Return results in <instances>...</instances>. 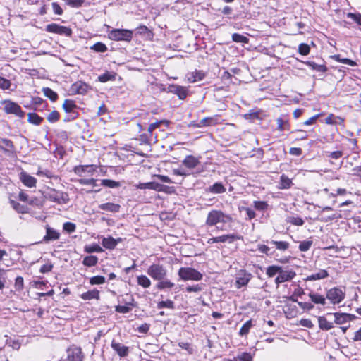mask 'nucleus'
<instances>
[{
  "mask_svg": "<svg viewBox=\"0 0 361 361\" xmlns=\"http://www.w3.org/2000/svg\"><path fill=\"white\" fill-rule=\"evenodd\" d=\"M174 283L171 282L168 279H163L160 281L157 285L158 288L160 289H164V288H171L173 287Z\"/></svg>",
  "mask_w": 361,
  "mask_h": 361,
  "instance_id": "53",
  "label": "nucleus"
},
{
  "mask_svg": "<svg viewBox=\"0 0 361 361\" xmlns=\"http://www.w3.org/2000/svg\"><path fill=\"white\" fill-rule=\"evenodd\" d=\"M45 30L48 32L56 33L66 37H70L72 35L71 28L58 25L56 23H51L46 26Z\"/></svg>",
  "mask_w": 361,
  "mask_h": 361,
  "instance_id": "6",
  "label": "nucleus"
},
{
  "mask_svg": "<svg viewBox=\"0 0 361 361\" xmlns=\"http://www.w3.org/2000/svg\"><path fill=\"white\" fill-rule=\"evenodd\" d=\"M98 258L96 256L90 255L85 257L83 259V264L86 266L91 267L97 264Z\"/></svg>",
  "mask_w": 361,
  "mask_h": 361,
  "instance_id": "50",
  "label": "nucleus"
},
{
  "mask_svg": "<svg viewBox=\"0 0 361 361\" xmlns=\"http://www.w3.org/2000/svg\"><path fill=\"white\" fill-rule=\"evenodd\" d=\"M254 207L259 211H265L268 208V204L265 201H254Z\"/></svg>",
  "mask_w": 361,
  "mask_h": 361,
  "instance_id": "51",
  "label": "nucleus"
},
{
  "mask_svg": "<svg viewBox=\"0 0 361 361\" xmlns=\"http://www.w3.org/2000/svg\"><path fill=\"white\" fill-rule=\"evenodd\" d=\"M232 221V217L224 214L221 210L213 209L210 211L205 221V224L208 226H216L219 223H227Z\"/></svg>",
  "mask_w": 361,
  "mask_h": 361,
  "instance_id": "1",
  "label": "nucleus"
},
{
  "mask_svg": "<svg viewBox=\"0 0 361 361\" xmlns=\"http://www.w3.org/2000/svg\"><path fill=\"white\" fill-rule=\"evenodd\" d=\"M253 326L252 319L247 321L240 328L239 335L240 336H247L250 332V329Z\"/></svg>",
  "mask_w": 361,
  "mask_h": 361,
  "instance_id": "35",
  "label": "nucleus"
},
{
  "mask_svg": "<svg viewBox=\"0 0 361 361\" xmlns=\"http://www.w3.org/2000/svg\"><path fill=\"white\" fill-rule=\"evenodd\" d=\"M328 276V272H317L316 274H312L310 276L307 277V281H313L322 279L326 278Z\"/></svg>",
  "mask_w": 361,
  "mask_h": 361,
  "instance_id": "52",
  "label": "nucleus"
},
{
  "mask_svg": "<svg viewBox=\"0 0 361 361\" xmlns=\"http://www.w3.org/2000/svg\"><path fill=\"white\" fill-rule=\"evenodd\" d=\"M111 348L121 357L128 355L129 348L113 340L111 343Z\"/></svg>",
  "mask_w": 361,
  "mask_h": 361,
  "instance_id": "11",
  "label": "nucleus"
},
{
  "mask_svg": "<svg viewBox=\"0 0 361 361\" xmlns=\"http://www.w3.org/2000/svg\"><path fill=\"white\" fill-rule=\"evenodd\" d=\"M63 109L66 111V114H72V112H78L76 110L78 109L77 105L73 100L66 99L63 104Z\"/></svg>",
  "mask_w": 361,
  "mask_h": 361,
  "instance_id": "27",
  "label": "nucleus"
},
{
  "mask_svg": "<svg viewBox=\"0 0 361 361\" xmlns=\"http://www.w3.org/2000/svg\"><path fill=\"white\" fill-rule=\"evenodd\" d=\"M90 89V85L82 81H78L73 83L71 87L72 92L78 94H85Z\"/></svg>",
  "mask_w": 361,
  "mask_h": 361,
  "instance_id": "10",
  "label": "nucleus"
},
{
  "mask_svg": "<svg viewBox=\"0 0 361 361\" xmlns=\"http://www.w3.org/2000/svg\"><path fill=\"white\" fill-rule=\"evenodd\" d=\"M257 250L267 256L272 257L274 255L275 251H271V248L266 245L259 244L257 245Z\"/></svg>",
  "mask_w": 361,
  "mask_h": 361,
  "instance_id": "41",
  "label": "nucleus"
},
{
  "mask_svg": "<svg viewBox=\"0 0 361 361\" xmlns=\"http://www.w3.org/2000/svg\"><path fill=\"white\" fill-rule=\"evenodd\" d=\"M319 326L321 329L328 331L334 327V324L329 322L324 317H318Z\"/></svg>",
  "mask_w": 361,
  "mask_h": 361,
  "instance_id": "30",
  "label": "nucleus"
},
{
  "mask_svg": "<svg viewBox=\"0 0 361 361\" xmlns=\"http://www.w3.org/2000/svg\"><path fill=\"white\" fill-rule=\"evenodd\" d=\"M251 278V274L248 272H240V276L236 277V286L240 288L245 286Z\"/></svg>",
  "mask_w": 361,
  "mask_h": 361,
  "instance_id": "23",
  "label": "nucleus"
},
{
  "mask_svg": "<svg viewBox=\"0 0 361 361\" xmlns=\"http://www.w3.org/2000/svg\"><path fill=\"white\" fill-rule=\"evenodd\" d=\"M167 92L176 94L180 99H185L188 94V90L185 87L174 84L168 86Z\"/></svg>",
  "mask_w": 361,
  "mask_h": 361,
  "instance_id": "8",
  "label": "nucleus"
},
{
  "mask_svg": "<svg viewBox=\"0 0 361 361\" xmlns=\"http://www.w3.org/2000/svg\"><path fill=\"white\" fill-rule=\"evenodd\" d=\"M92 168V165H79L75 166L73 171L77 175L81 176L83 173L90 171Z\"/></svg>",
  "mask_w": 361,
  "mask_h": 361,
  "instance_id": "38",
  "label": "nucleus"
},
{
  "mask_svg": "<svg viewBox=\"0 0 361 361\" xmlns=\"http://www.w3.org/2000/svg\"><path fill=\"white\" fill-rule=\"evenodd\" d=\"M99 209L109 212L116 213L120 211L121 205L112 202L103 203L99 205Z\"/></svg>",
  "mask_w": 361,
  "mask_h": 361,
  "instance_id": "19",
  "label": "nucleus"
},
{
  "mask_svg": "<svg viewBox=\"0 0 361 361\" xmlns=\"http://www.w3.org/2000/svg\"><path fill=\"white\" fill-rule=\"evenodd\" d=\"M157 308L163 309L168 308L173 310L175 308L174 302L171 300H166L165 301H161L157 303Z\"/></svg>",
  "mask_w": 361,
  "mask_h": 361,
  "instance_id": "43",
  "label": "nucleus"
},
{
  "mask_svg": "<svg viewBox=\"0 0 361 361\" xmlns=\"http://www.w3.org/2000/svg\"><path fill=\"white\" fill-rule=\"evenodd\" d=\"M45 197L51 202L61 204H66L69 201L68 193L62 191H57L55 189L49 188L46 193Z\"/></svg>",
  "mask_w": 361,
  "mask_h": 361,
  "instance_id": "4",
  "label": "nucleus"
},
{
  "mask_svg": "<svg viewBox=\"0 0 361 361\" xmlns=\"http://www.w3.org/2000/svg\"><path fill=\"white\" fill-rule=\"evenodd\" d=\"M219 116L215 115L212 117H207L200 120L196 125V128L214 126L219 123Z\"/></svg>",
  "mask_w": 361,
  "mask_h": 361,
  "instance_id": "13",
  "label": "nucleus"
},
{
  "mask_svg": "<svg viewBox=\"0 0 361 361\" xmlns=\"http://www.w3.org/2000/svg\"><path fill=\"white\" fill-rule=\"evenodd\" d=\"M78 183L80 185H89L91 184L93 187H97L98 184L97 183V180L94 178H81L78 180Z\"/></svg>",
  "mask_w": 361,
  "mask_h": 361,
  "instance_id": "57",
  "label": "nucleus"
},
{
  "mask_svg": "<svg viewBox=\"0 0 361 361\" xmlns=\"http://www.w3.org/2000/svg\"><path fill=\"white\" fill-rule=\"evenodd\" d=\"M123 239L121 238L115 239L112 236L109 235L107 237H102L101 243L104 248L107 250H114L117 246L118 243H121Z\"/></svg>",
  "mask_w": 361,
  "mask_h": 361,
  "instance_id": "9",
  "label": "nucleus"
},
{
  "mask_svg": "<svg viewBox=\"0 0 361 361\" xmlns=\"http://www.w3.org/2000/svg\"><path fill=\"white\" fill-rule=\"evenodd\" d=\"M277 128L276 129L280 132L284 130H289L290 128V125L288 121V119L286 118V116H281L276 119Z\"/></svg>",
  "mask_w": 361,
  "mask_h": 361,
  "instance_id": "22",
  "label": "nucleus"
},
{
  "mask_svg": "<svg viewBox=\"0 0 361 361\" xmlns=\"http://www.w3.org/2000/svg\"><path fill=\"white\" fill-rule=\"evenodd\" d=\"M328 316L334 315V322L336 324H342L347 322H349L352 320L353 318L355 317V315L347 314V313H329L327 314Z\"/></svg>",
  "mask_w": 361,
  "mask_h": 361,
  "instance_id": "12",
  "label": "nucleus"
},
{
  "mask_svg": "<svg viewBox=\"0 0 361 361\" xmlns=\"http://www.w3.org/2000/svg\"><path fill=\"white\" fill-rule=\"evenodd\" d=\"M133 37V30L128 29H112L108 32V37L114 41L130 42Z\"/></svg>",
  "mask_w": 361,
  "mask_h": 361,
  "instance_id": "2",
  "label": "nucleus"
},
{
  "mask_svg": "<svg viewBox=\"0 0 361 361\" xmlns=\"http://www.w3.org/2000/svg\"><path fill=\"white\" fill-rule=\"evenodd\" d=\"M20 179L25 185L29 188L36 186L37 179L26 172L23 171L20 173Z\"/></svg>",
  "mask_w": 361,
  "mask_h": 361,
  "instance_id": "16",
  "label": "nucleus"
},
{
  "mask_svg": "<svg viewBox=\"0 0 361 361\" xmlns=\"http://www.w3.org/2000/svg\"><path fill=\"white\" fill-rule=\"evenodd\" d=\"M116 73L106 71L98 77V80L104 83L108 81H114L116 80Z\"/></svg>",
  "mask_w": 361,
  "mask_h": 361,
  "instance_id": "31",
  "label": "nucleus"
},
{
  "mask_svg": "<svg viewBox=\"0 0 361 361\" xmlns=\"http://www.w3.org/2000/svg\"><path fill=\"white\" fill-rule=\"evenodd\" d=\"M332 58L338 62H341L342 63L347 64L350 66H355L357 65L355 61L347 58H341V55L339 54L334 55L332 56Z\"/></svg>",
  "mask_w": 361,
  "mask_h": 361,
  "instance_id": "37",
  "label": "nucleus"
},
{
  "mask_svg": "<svg viewBox=\"0 0 361 361\" xmlns=\"http://www.w3.org/2000/svg\"><path fill=\"white\" fill-rule=\"evenodd\" d=\"M293 182L286 175L282 174L280 177L279 185V189H289L291 188Z\"/></svg>",
  "mask_w": 361,
  "mask_h": 361,
  "instance_id": "28",
  "label": "nucleus"
},
{
  "mask_svg": "<svg viewBox=\"0 0 361 361\" xmlns=\"http://www.w3.org/2000/svg\"><path fill=\"white\" fill-rule=\"evenodd\" d=\"M310 297L311 298V300L314 302L315 304H321L324 305L325 304V298L319 294L317 293H311L310 294Z\"/></svg>",
  "mask_w": 361,
  "mask_h": 361,
  "instance_id": "42",
  "label": "nucleus"
},
{
  "mask_svg": "<svg viewBox=\"0 0 361 361\" xmlns=\"http://www.w3.org/2000/svg\"><path fill=\"white\" fill-rule=\"evenodd\" d=\"M161 123H164L166 126H168L169 121L167 120H161L159 121H156L154 123H151L147 129V131L150 135H152V132L157 128L160 126Z\"/></svg>",
  "mask_w": 361,
  "mask_h": 361,
  "instance_id": "40",
  "label": "nucleus"
},
{
  "mask_svg": "<svg viewBox=\"0 0 361 361\" xmlns=\"http://www.w3.org/2000/svg\"><path fill=\"white\" fill-rule=\"evenodd\" d=\"M310 51V48L308 44H307L305 43H302L299 45L298 52L300 54H302L303 56H306V55L309 54Z\"/></svg>",
  "mask_w": 361,
  "mask_h": 361,
  "instance_id": "58",
  "label": "nucleus"
},
{
  "mask_svg": "<svg viewBox=\"0 0 361 361\" xmlns=\"http://www.w3.org/2000/svg\"><path fill=\"white\" fill-rule=\"evenodd\" d=\"M130 305V303H128L126 305H118L116 307V311L122 314L128 313L131 310Z\"/></svg>",
  "mask_w": 361,
  "mask_h": 361,
  "instance_id": "61",
  "label": "nucleus"
},
{
  "mask_svg": "<svg viewBox=\"0 0 361 361\" xmlns=\"http://www.w3.org/2000/svg\"><path fill=\"white\" fill-rule=\"evenodd\" d=\"M286 221L295 226H302L305 223L304 220L299 216H288Z\"/></svg>",
  "mask_w": 361,
  "mask_h": 361,
  "instance_id": "46",
  "label": "nucleus"
},
{
  "mask_svg": "<svg viewBox=\"0 0 361 361\" xmlns=\"http://www.w3.org/2000/svg\"><path fill=\"white\" fill-rule=\"evenodd\" d=\"M105 282V278L102 276H93L90 279L91 285L103 284Z\"/></svg>",
  "mask_w": 361,
  "mask_h": 361,
  "instance_id": "55",
  "label": "nucleus"
},
{
  "mask_svg": "<svg viewBox=\"0 0 361 361\" xmlns=\"http://www.w3.org/2000/svg\"><path fill=\"white\" fill-rule=\"evenodd\" d=\"M1 103L4 105L3 109L6 114H13L20 118L25 116V112L17 103L11 100H3Z\"/></svg>",
  "mask_w": 361,
  "mask_h": 361,
  "instance_id": "3",
  "label": "nucleus"
},
{
  "mask_svg": "<svg viewBox=\"0 0 361 361\" xmlns=\"http://www.w3.org/2000/svg\"><path fill=\"white\" fill-rule=\"evenodd\" d=\"M0 149L4 151L5 153H13L15 149L13 142L7 138L0 139Z\"/></svg>",
  "mask_w": 361,
  "mask_h": 361,
  "instance_id": "17",
  "label": "nucleus"
},
{
  "mask_svg": "<svg viewBox=\"0 0 361 361\" xmlns=\"http://www.w3.org/2000/svg\"><path fill=\"white\" fill-rule=\"evenodd\" d=\"M183 164L189 169L196 168L200 163L199 158L192 155H187L182 161Z\"/></svg>",
  "mask_w": 361,
  "mask_h": 361,
  "instance_id": "15",
  "label": "nucleus"
},
{
  "mask_svg": "<svg viewBox=\"0 0 361 361\" xmlns=\"http://www.w3.org/2000/svg\"><path fill=\"white\" fill-rule=\"evenodd\" d=\"M67 361H83L85 355L80 347L75 345H70L66 350Z\"/></svg>",
  "mask_w": 361,
  "mask_h": 361,
  "instance_id": "5",
  "label": "nucleus"
},
{
  "mask_svg": "<svg viewBox=\"0 0 361 361\" xmlns=\"http://www.w3.org/2000/svg\"><path fill=\"white\" fill-rule=\"evenodd\" d=\"M312 244H313V241L312 240H307L302 241V242H300V243L299 245V250L301 252H307V250H309L310 249Z\"/></svg>",
  "mask_w": 361,
  "mask_h": 361,
  "instance_id": "49",
  "label": "nucleus"
},
{
  "mask_svg": "<svg viewBox=\"0 0 361 361\" xmlns=\"http://www.w3.org/2000/svg\"><path fill=\"white\" fill-rule=\"evenodd\" d=\"M275 282L279 286L280 283L291 280L295 275V272H279Z\"/></svg>",
  "mask_w": 361,
  "mask_h": 361,
  "instance_id": "24",
  "label": "nucleus"
},
{
  "mask_svg": "<svg viewBox=\"0 0 361 361\" xmlns=\"http://www.w3.org/2000/svg\"><path fill=\"white\" fill-rule=\"evenodd\" d=\"M101 185L109 188H116L120 187L121 183L114 180L103 179L102 180Z\"/></svg>",
  "mask_w": 361,
  "mask_h": 361,
  "instance_id": "39",
  "label": "nucleus"
},
{
  "mask_svg": "<svg viewBox=\"0 0 361 361\" xmlns=\"http://www.w3.org/2000/svg\"><path fill=\"white\" fill-rule=\"evenodd\" d=\"M205 74L201 71H195L188 75V80L190 82H195L204 79Z\"/></svg>",
  "mask_w": 361,
  "mask_h": 361,
  "instance_id": "26",
  "label": "nucleus"
},
{
  "mask_svg": "<svg viewBox=\"0 0 361 361\" xmlns=\"http://www.w3.org/2000/svg\"><path fill=\"white\" fill-rule=\"evenodd\" d=\"M60 117L59 113L57 111H52L48 116L47 120L50 123H55L59 121Z\"/></svg>",
  "mask_w": 361,
  "mask_h": 361,
  "instance_id": "60",
  "label": "nucleus"
},
{
  "mask_svg": "<svg viewBox=\"0 0 361 361\" xmlns=\"http://www.w3.org/2000/svg\"><path fill=\"white\" fill-rule=\"evenodd\" d=\"M232 39L235 42L247 44L249 42V39L240 34L234 33L232 35Z\"/></svg>",
  "mask_w": 361,
  "mask_h": 361,
  "instance_id": "44",
  "label": "nucleus"
},
{
  "mask_svg": "<svg viewBox=\"0 0 361 361\" xmlns=\"http://www.w3.org/2000/svg\"><path fill=\"white\" fill-rule=\"evenodd\" d=\"M10 204L18 213L23 214L28 213L29 209L26 205L21 204L13 200H10Z\"/></svg>",
  "mask_w": 361,
  "mask_h": 361,
  "instance_id": "29",
  "label": "nucleus"
},
{
  "mask_svg": "<svg viewBox=\"0 0 361 361\" xmlns=\"http://www.w3.org/2000/svg\"><path fill=\"white\" fill-rule=\"evenodd\" d=\"M206 191L212 194H221L226 192V188L221 183L216 182L207 188Z\"/></svg>",
  "mask_w": 361,
  "mask_h": 361,
  "instance_id": "25",
  "label": "nucleus"
},
{
  "mask_svg": "<svg viewBox=\"0 0 361 361\" xmlns=\"http://www.w3.org/2000/svg\"><path fill=\"white\" fill-rule=\"evenodd\" d=\"M138 284L142 286L144 288H147L150 286L149 279L145 276H140L137 277Z\"/></svg>",
  "mask_w": 361,
  "mask_h": 361,
  "instance_id": "54",
  "label": "nucleus"
},
{
  "mask_svg": "<svg viewBox=\"0 0 361 361\" xmlns=\"http://www.w3.org/2000/svg\"><path fill=\"white\" fill-rule=\"evenodd\" d=\"M11 86V82L9 80H7L3 77L0 76V88L6 90H10Z\"/></svg>",
  "mask_w": 361,
  "mask_h": 361,
  "instance_id": "59",
  "label": "nucleus"
},
{
  "mask_svg": "<svg viewBox=\"0 0 361 361\" xmlns=\"http://www.w3.org/2000/svg\"><path fill=\"white\" fill-rule=\"evenodd\" d=\"M326 298L334 304L340 303L345 298L344 293L339 288H334L328 290Z\"/></svg>",
  "mask_w": 361,
  "mask_h": 361,
  "instance_id": "7",
  "label": "nucleus"
},
{
  "mask_svg": "<svg viewBox=\"0 0 361 361\" xmlns=\"http://www.w3.org/2000/svg\"><path fill=\"white\" fill-rule=\"evenodd\" d=\"M270 244L274 245L275 247L281 251H285L288 250L290 247V244L288 242L286 241H276V240H271L269 242Z\"/></svg>",
  "mask_w": 361,
  "mask_h": 361,
  "instance_id": "33",
  "label": "nucleus"
},
{
  "mask_svg": "<svg viewBox=\"0 0 361 361\" xmlns=\"http://www.w3.org/2000/svg\"><path fill=\"white\" fill-rule=\"evenodd\" d=\"M171 188L156 182H152L151 190H154L158 192H167Z\"/></svg>",
  "mask_w": 361,
  "mask_h": 361,
  "instance_id": "48",
  "label": "nucleus"
},
{
  "mask_svg": "<svg viewBox=\"0 0 361 361\" xmlns=\"http://www.w3.org/2000/svg\"><path fill=\"white\" fill-rule=\"evenodd\" d=\"M60 237V233L57 232L55 229L51 228L49 226H46V235L43 238V241L45 243H48L49 241H53L58 240Z\"/></svg>",
  "mask_w": 361,
  "mask_h": 361,
  "instance_id": "14",
  "label": "nucleus"
},
{
  "mask_svg": "<svg viewBox=\"0 0 361 361\" xmlns=\"http://www.w3.org/2000/svg\"><path fill=\"white\" fill-rule=\"evenodd\" d=\"M42 92L45 97H48L51 102H56L58 99V94L49 87H43Z\"/></svg>",
  "mask_w": 361,
  "mask_h": 361,
  "instance_id": "32",
  "label": "nucleus"
},
{
  "mask_svg": "<svg viewBox=\"0 0 361 361\" xmlns=\"http://www.w3.org/2000/svg\"><path fill=\"white\" fill-rule=\"evenodd\" d=\"M36 174L39 176H44L48 178L54 177V174L51 171L48 169H42L41 168H39Z\"/></svg>",
  "mask_w": 361,
  "mask_h": 361,
  "instance_id": "56",
  "label": "nucleus"
},
{
  "mask_svg": "<svg viewBox=\"0 0 361 361\" xmlns=\"http://www.w3.org/2000/svg\"><path fill=\"white\" fill-rule=\"evenodd\" d=\"M90 49L94 50L96 52L103 53L107 50V47L102 42H97L90 47Z\"/></svg>",
  "mask_w": 361,
  "mask_h": 361,
  "instance_id": "47",
  "label": "nucleus"
},
{
  "mask_svg": "<svg viewBox=\"0 0 361 361\" xmlns=\"http://www.w3.org/2000/svg\"><path fill=\"white\" fill-rule=\"evenodd\" d=\"M180 277L185 281H200L202 279L201 272H178Z\"/></svg>",
  "mask_w": 361,
  "mask_h": 361,
  "instance_id": "18",
  "label": "nucleus"
},
{
  "mask_svg": "<svg viewBox=\"0 0 361 361\" xmlns=\"http://www.w3.org/2000/svg\"><path fill=\"white\" fill-rule=\"evenodd\" d=\"M27 117V121L29 123L37 126L40 125L43 121V118L35 113H28Z\"/></svg>",
  "mask_w": 361,
  "mask_h": 361,
  "instance_id": "34",
  "label": "nucleus"
},
{
  "mask_svg": "<svg viewBox=\"0 0 361 361\" xmlns=\"http://www.w3.org/2000/svg\"><path fill=\"white\" fill-rule=\"evenodd\" d=\"M63 228L68 233H73L75 231L76 226L75 224L71 222H66L63 224Z\"/></svg>",
  "mask_w": 361,
  "mask_h": 361,
  "instance_id": "62",
  "label": "nucleus"
},
{
  "mask_svg": "<svg viewBox=\"0 0 361 361\" xmlns=\"http://www.w3.org/2000/svg\"><path fill=\"white\" fill-rule=\"evenodd\" d=\"M80 298L83 300H91L93 299L98 300L100 299V293L97 289L94 288L81 294Z\"/></svg>",
  "mask_w": 361,
  "mask_h": 361,
  "instance_id": "20",
  "label": "nucleus"
},
{
  "mask_svg": "<svg viewBox=\"0 0 361 361\" xmlns=\"http://www.w3.org/2000/svg\"><path fill=\"white\" fill-rule=\"evenodd\" d=\"M240 361H252V356L250 353L244 352L237 355Z\"/></svg>",
  "mask_w": 361,
  "mask_h": 361,
  "instance_id": "63",
  "label": "nucleus"
},
{
  "mask_svg": "<svg viewBox=\"0 0 361 361\" xmlns=\"http://www.w3.org/2000/svg\"><path fill=\"white\" fill-rule=\"evenodd\" d=\"M102 250H103L102 248L99 245H97L96 243L86 245L85 247V251L87 253L101 252Z\"/></svg>",
  "mask_w": 361,
  "mask_h": 361,
  "instance_id": "45",
  "label": "nucleus"
},
{
  "mask_svg": "<svg viewBox=\"0 0 361 361\" xmlns=\"http://www.w3.org/2000/svg\"><path fill=\"white\" fill-rule=\"evenodd\" d=\"M347 16L355 20L358 25H361V14L348 13Z\"/></svg>",
  "mask_w": 361,
  "mask_h": 361,
  "instance_id": "64",
  "label": "nucleus"
},
{
  "mask_svg": "<svg viewBox=\"0 0 361 361\" xmlns=\"http://www.w3.org/2000/svg\"><path fill=\"white\" fill-rule=\"evenodd\" d=\"M304 63L308 66H310L312 69L315 70L318 72L324 73L327 70L326 67L324 65H319L314 61H307Z\"/></svg>",
  "mask_w": 361,
  "mask_h": 361,
  "instance_id": "36",
  "label": "nucleus"
},
{
  "mask_svg": "<svg viewBox=\"0 0 361 361\" xmlns=\"http://www.w3.org/2000/svg\"><path fill=\"white\" fill-rule=\"evenodd\" d=\"M240 239H242V236L235 233L217 236L218 243H233L235 240Z\"/></svg>",
  "mask_w": 361,
  "mask_h": 361,
  "instance_id": "21",
  "label": "nucleus"
}]
</instances>
